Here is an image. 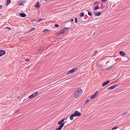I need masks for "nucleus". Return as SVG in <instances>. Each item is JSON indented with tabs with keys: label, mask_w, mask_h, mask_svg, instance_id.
Here are the masks:
<instances>
[{
	"label": "nucleus",
	"mask_w": 130,
	"mask_h": 130,
	"mask_svg": "<svg viewBox=\"0 0 130 130\" xmlns=\"http://www.w3.org/2000/svg\"><path fill=\"white\" fill-rule=\"evenodd\" d=\"M64 29H63L61 30H60V31L58 32V33L59 34H63L64 32Z\"/></svg>",
	"instance_id": "obj_13"
},
{
	"label": "nucleus",
	"mask_w": 130,
	"mask_h": 130,
	"mask_svg": "<svg viewBox=\"0 0 130 130\" xmlns=\"http://www.w3.org/2000/svg\"><path fill=\"white\" fill-rule=\"evenodd\" d=\"M97 52H98V51L97 50L94 51V54H93V56H94L97 53Z\"/></svg>",
	"instance_id": "obj_26"
},
{
	"label": "nucleus",
	"mask_w": 130,
	"mask_h": 130,
	"mask_svg": "<svg viewBox=\"0 0 130 130\" xmlns=\"http://www.w3.org/2000/svg\"><path fill=\"white\" fill-rule=\"evenodd\" d=\"M5 28L6 29H7L8 30H10L11 29V28L9 27H7Z\"/></svg>",
	"instance_id": "obj_31"
},
{
	"label": "nucleus",
	"mask_w": 130,
	"mask_h": 130,
	"mask_svg": "<svg viewBox=\"0 0 130 130\" xmlns=\"http://www.w3.org/2000/svg\"><path fill=\"white\" fill-rule=\"evenodd\" d=\"M35 28H34V27L32 28H30V31L29 32H30L31 31H32L35 30Z\"/></svg>",
	"instance_id": "obj_20"
},
{
	"label": "nucleus",
	"mask_w": 130,
	"mask_h": 130,
	"mask_svg": "<svg viewBox=\"0 0 130 130\" xmlns=\"http://www.w3.org/2000/svg\"><path fill=\"white\" fill-rule=\"evenodd\" d=\"M98 91H96L95 93H94V94L90 98L91 99H93L96 96H97L98 95Z\"/></svg>",
	"instance_id": "obj_6"
},
{
	"label": "nucleus",
	"mask_w": 130,
	"mask_h": 130,
	"mask_svg": "<svg viewBox=\"0 0 130 130\" xmlns=\"http://www.w3.org/2000/svg\"><path fill=\"white\" fill-rule=\"evenodd\" d=\"M18 111H19V110H18V111H16L15 112L16 113H17V112H18Z\"/></svg>",
	"instance_id": "obj_46"
},
{
	"label": "nucleus",
	"mask_w": 130,
	"mask_h": 130,
	"mask_svg": "<svg viewBox=\"0 0 130 130\" xmlns=\"http://www.w3.org/2000/svg\"><path fill=\"white\" fill-rule=\"evenodd\" d=\"M67 30L66 29H65L64 30V32H66L67 31Z\"/></svg>",
	"instance_id": "obj_44"
},
{
	"label": "nucleus",
	"mask_w": 130,
	"mask_h": 130,
	"mask_svg": "<svg viewBox=\"0 0 130 130\" xmlns=\"http://www.w3.org/2000/svg\"><path fill=\"white\" fill-rule=\"evenodd\" d=\"M66 122L65 121V122H64L63 123H64V124H65Z\"/></svg>",
	"instance_id": "obj_48"
},
{
	"label": "nucleus",
	"mask_w": 130,
	"mask_h": 130,
	"mask_svg": "<svg viewBox=\"0 0 130 130\" xmlns=\"http://www.w3.org/2000/svg\"><path fill=\"white\" fill-rule=\"evenodd\" d=\"M107 0H101V1L103 2H106Z\"/></svg>",
	"instance_id": "obj_37"
},
{
	"label": "nucleus",
	"mask_w": 130,
	"mask_h": 130,
	"mask_svg": "<svg viewBox=\"0 0 130 130\" xmlns=\"http://www.w3.org/2000/svg\"><path fill=\"white\" fill-rule=\"evenodd\" d=\"M18 98L19 99V97Z\"/></svg>",
	"instance_id": "obj_50"
},
{
	"label": "nucleus",
	"mask_w": 130,
	"mask_h": 130,
	"mask_svg": "<svg viewBox=\"0 0 130 130\" xmlns=\"http://www.w3.org/2000/svg\"><path fill=\"white\" fill-rule=\"evenodd\" d=\"M6 53V51L4 50H0V57L5 55Z\"/></svg>",
	"instance_id": "obj_5"
},
{
	"label": "nucleus",
	"mask_w": 130,
	"mask_h": 130,
	"mask_svg": "<svg viewBox=\"0 0 130 130\" xmlns=\"http://www.w3.org/2000/svg\"><path fill=\"white\" fill-rule=\"evenodd\" d=\"M55 130H61V129L58 127L56 128Z\"/></svg>",
	"instance_id": "obj_36"
},
{
	"label": "nucleus",
	"mask_w": 130,
	"mask_h": 130,
	"mask_svg": "<svg viewBox=\"0 0 130 130\" xmlns=\"http://www.w3.org/2000/svg\"><path fill=\"white\" fill-rule=\"evenodd\" d=\"M65 119L64 118V119H62V120H60V121H61L62 122H63L64 121Z\"/></svg>",
	"instance_id": "obj_34"
},
{
	"label": "nucleus",
	"mask_w": 130,
	"mask_h": 130,
	"mask_svg": "<svg viewBox=\"0 0 130 130\" xmlns=\"http://www.w3.org/2000/svg\"><path fill=\"white\" fill-rule=\"evenodd\" d=\"M64 29H66L67 30L68 29H69L68 27H65L64 28Z\"/></svg>",
	"instance_id": "obj_39"
},
{
	"label": "nucleus",
	"mask_w": 130,
	"mask_h": 130,
	"mask_svg": "<svg viewBox=\"0 0 130 130\" xmlns=\"http://www.w3.org/2000/svg\"><path fill=\"white\" fill-rule=\"evenodd\" d=\"M119 54L121 56H124L125 55V53L122 51H120V52Z\"/></svg>",
	"instance_id": "obj_11"
},
{
	"label": "nucleus",
	"mask_w": 130,
	"mask_h": 130,
	"mask_svg": "<svg viewBox=\"0 0 130 130\" xmlns=\"http://www.w3.org/2000/svg\"><path fill=\"white\" fill-rule=\"evenodd\" d=\"M118 86H119L118 85L116 84H115L114 85L111 86V87L108 88L107 89V90H112V89H113L115 88L116 87H118Z\"/></svg>",
	"instance_id": "obj_3"
},
{
	"label": "nucleus",
	"mask_w": 130,
	"mask_h": 130,
	"mask_svg": "<svg viewBox=\"0 0 130 130\" xmlns=\"http://www.w3.org/2000/svg\"><path fill=\"white\" fill-rule=\"evenodd\" d=\"M1 15V14H0V15Z\"/></svg>",
	"instance_id": "obj_51"
},
{
	"label": "nucleus",
	"mask_w": 130,
	"mask_h": 130,
	"mask_svg": "<svg viewBox=\"0 0 130 130\" xmlns=\"http://www.w3.org/2000/svg\"><path fill=\"white\" fill-rule=\"evenodd\" d=\"M95 32H94L93 34V35H95Z\"/></svg>",
	"instance_id": "obj_43"
},
{
	"label": "nucleus",
	"mask_w": 130,
	"mask_h": 130,
	"mask_svg": "<svg viewBox=\"0 0 130 130\" xmlns=\"http://www.w3.org/2000/svg\"><path fill=\"white\" fill-rule=\"evenodd\" d=\"M109 62V61H107L106 63V64H107Z\"/></svg>",
	"instance_id": "obj_45"
},
{
	"label": "nucleus",
	"mask_w": 130,
	"mask_h": 130,
	"mask_svg": "<svg viewBox=\"0 0 130 130\" xmlns=\"http://www.w3.org/2000/svg\"><path fill=\"white\" fill-rule=\"evenodd\" d=\"M11 2V0H7L6 3V5L7 6L8 4L10 3Z\"/></svg>",
	"instance_id": "obj_15"
},
{
	"label": "nucleus",
	"mask_w": 130,
	"mask_h": 130,
	"mask_svg": "<svg viewBox=\"0 0 130 130\" xmlns=\"http://www.w3.org/2000/svg\"><path fill=\"white\" fill-rule=\"evenodd\" d=\"M41 6L40 4H39V2H37L35 6V7L37 8H38L40 7Z\"/></svg>",
	"instance_id": "obj_8"
},
{
	"label": "nucleus",
	"mask_w": 130,
	"mask_h": 130,
	"mask_svg": "<svg viewBox=\"0 0 130 130\" xmlns=\"http://www.w3.org/2000/svg\"><path fill=\"white\" fill-rule=\"evenodd\" d=\"M2 7V5H0V9H1Z\"/></svg>",
	"instance_id": "obj_40"
},
{
	"label": "nucleus",
	"mask_w": 130,
	"mask_h": 130,
	"mask_svg": "<svg viewBox=\"0 0 130 130\" xmlns=\"http://www.w3.org/2000/svg\"><path fill=\"white\" fill-rule=\"evenodd\" d=\"M20 15L22 17H25L26 16L25 14L23 13H21L20 14Z\"/></svg>",
	"instance_id": "obj_9"
},
{
	"label": "nucleus",
	"mask_w": 130,
	"mask_h": 130,
	"mask_svg": "<svg viewBox=\"0 0 130 130\" xmlns=\"http://www.w3.org/2000/svg\"><path fill=\"white\" fill-rule=\"evenodd\" d=\"M75 22L76 23L77 22V19L76 17H75Z\"/></svg>",
	"instance_id": "obj_28"
},
{
	"label": "nucleus",
	"mask_w": 130,
	"mask_h": 130,
	"mask_svg": "<svg viewBox=\"0 0 130 130\" xmlns=\"http://www.w3.org/2000/svg\"><path fill=\"white\" fill-rule=\"evenodd\" d=\"M77 70V68L76 67H75L71 70L69 71L66 73L67 75H69L70 74L74 73L75 71H76Z\"/></svg>",
	"instance_id": "obj_2"
},
{
	"label": "nucleus",
	"mask_w": 130,
	"mask_h": 130,
	"mask_svg": "<svg viewBox=\"0 0 130 130\" xmlns=\"http://www.w3.org/2000/svg\"><path fill=\"white\" fill-rule=\"evenodd\" d=\"M25 60L26 61L28 62L30 61V59L27 58Z\"/></svg>",
	"instance_id": "obj_33"
},
{
	"label": "nucleus",
	"mask_w": 130,
	"mask_h": 130,
	"mask_svg": "<svg viewBox=\"0 0 130 130\" xmlns=\"http://www.w3.org/2000/svg\"><path fill=\"white\" fill-rule=\"evenodd\" d=\"M128 112H125V113H124L123 114L122 116H124L125 115H126L128 113Z\"/></svg>",
	"instance_id": "obj_23"
},
{
	"label": "nucleus",
	"mask_w": 130,
	"mask_h": 130,
	"mask_svg": "<svg viewBox=\"0 0 130 130\" xmlns=\"http://www.w3.org/2000/svg\"><path fill=\"white\" fill-rule=\"evenodd\" d=\"M118 128V127L117 126H115V127H113L112 128V130H114V129H117Z\"/></svg>",
	"instance_id": "obj_25"
},
{
	"label": "nucleus",
	"mask_w": 130,
	"mask_h": 130,
	"mask_svg": "<svg viewBox=\"0 0 130 130\" xmlns=\"http://www.w3.org/2000/svg\"><path fill=\"white\" fill-rule=\"evenodd\" d=\"M24 3H20V4H18V5H22V6H24Z\"/></svg>",
	"instance_id": "obj_27"
},
{
	"label": "nucleus",
	"mask_w": 130,
	"mask_h": 130,
	"mask_svg": "<svg viewBox=\"0 0 130 130\" xmlns=\"http://www.w3.org/2000/svg\"><path fill=\"white\" fill-rule=\"evenodd\" d=\"M112 67H113V65H111V66H109L108 68L106 69V70H107V71L109 70V69H111L112 68Z\"/></svg>",
	"instance_id": "obj_18"
},
{
	"label": "nucleus",
	"mask_w": 130,
	"mask_h": 130,
	"mask_svg": "<svg viewBox=\"0 0 130 130\" xmlns=\"http://www.w3.org/2000/svg\"><path fill=\"white\" fill-rule=\"evenodd\" d=\"M38 94V92H35L34 93L32 94L34 95V97L36 96Z\"/></svg>",
	"instance_id": "obj_19"
},
{
	"label": "nucleus",
	"mask_w": 130,
	"mask_h": 130,
	"mask_svg": "<svg viewBox=\"0 0 130 130\" xmlns=\"http://www.w3.org/2000/svg\"><path fill=\"white\" fill-rule=\"evenodd\" d=\"M94 14L96 16H98L100 15L101 14V13L100 12H99L98 13H95V12H94Z\"/></svg>",
	"instance_id": "obj_10"
},
{
	"label": "nucleus",
	"mask_w": 130,
	"mask_h": 130,
	"mask_svg": "<svg viewBox=\"0 0 130 130\" xmlns=\"http://www.w3.org/2000/svg\"><path fill=\"white\" fill-rule=\"evenodd\" d=\"M98 2H94V5H96L97 4V3H98Z\"/></svg>",
	"instance_id": "obj_38"
},
{
	"label": "nucleus",
	"mask_w": 130,
	"mask_h": 130,
	"mask_svg": "<svg viewBox=\"0 0 130 130\" xmlns=\"http://www.w3.org/2000/svg\"><path fill=\"white\" fill-rule=\"evenodd\" d=\"M83 91L82 89L80 88L77 89L74 92V96L76 98L79 97L82 93Z\"/></svg>",
	"instance_id": "obj_1"
},
{
	"label": "nucleus",
	"mask_w": 130,
	"mask_h": 130,
	"mask_svg": "<svg viewBox=\"0 0 130 130\" xmlns=\"http://www.w3.org/2000/svg\"><path fill=\"white\" fill-rule=\"evenodd\" d=\"M62 123H63V122H62L60 120L58 122V124L60 125Z\"/></svg>",
	"instance_id": "obj_22"
},
{
	"label": "nucleus",
	"mask_w": 130,
	"mask_h": 130,
	"mask_svg": "<svg viewBox=\"0 0 130 130\" xmlns=\"http://www.w3.org/2000/svg\"><path fill=\"white\" fill-rule=\"evenodd\" d=\"M84 13L83 12H82L80 14L79 16L80 17H83L84 15Z\"/></svg>",
	"instance_id": "obj_21"
},
{
	"label": "nucleus",
	"mask_w": 130,
	"mask_h": 130,
	"mask_svg": "<svg viewBox=\"0 0 130 130\" xmlns=\"http://www.w3.org/2000/svg\"><path fill=\"white\" fill-rule=\"evenodd\" d=\"M47 0H45V1H47Z\"/></svg>",
	"instance_id": "obj_49"
},
{
	"label": "nucleus",
	"mask_w": 130,
	"mask_h": 130,
	"mask_svg": "<svg viewBox=\"0 0 130 130\" xmlns=\"http://www.w3.org/2000/svg\"><path fill=\"white\" fill-rule=\"evenodd\" d=\"M41 50V48H40L39 50H38V52L40 51Z\"/></svg>",
	"instance_id": "obj_42"
},
{
	"label": "nucleus",
	"mask_w": 130,
	"mask_h": 130,
	"mask_svg": "<svg viewBox=\"0 0 130 130\" xmlns=\"http://www.w3.org/2000/svg\"><path fill=\"white\" fill-rule=\"evenodd\" d=\"M64 124V123H62L59 126V128L61 130L62 127L63 126Z\"/></svg>",
	"instance_id": "obj_14"
},
{
	"label": "nucleus",
	"mask_w": 130,
	"mask_h": 130,
	"mask_svg": "<svg viewBox=\"0 0 130 130\" xmlns=\"http://www.w3.org/2000/svg\"><path fill=\"white\" fill-rule=\"evenodd\" d=\"M66 122L65 121V122H64L63 123H64V124H65Z\"/></svg>",
	"instance_id": "obj_47"
},
{
	"label": "nucleus",
	"mask_w": 130,
	"mask_h": 130,
	"mask_svg": "<svg viewBox=\"0 0 130 130\" xmlns=\"http://www.w3.org/2000/svg\"><path fill=\"white\" fill-rule=\"evenodd\" d=\"M74 21V20L73 19H71V21Z\"/></svg>",
	"instance_id": "obj_41"
},
{
	"label": "nucleus",
	"mask_w": 130,
	"mask_h": 130,
	"mask_svg": "<svg viewBox=\"0 0 130 130\" xmlns=\"http://www.w3.org/2000/svg\"><path fill=\"white\" fill-rule=\"evenodd\" d=\"M90 100H88V99L85 102V104H86L88 102H89V101Z\"/></svg>",
	"instance_id": "obj_29"
},
{
	"label": "nucleus",
	"mask_w": 130,
	"mask_h": 130,
	"mask_svg": "<svg viewBox=\"0 0 130 130\" xmlns=\"http://www.w3.org/2000/svg\"><path fill=\"white\" fill-rule=\"evenodd\" d=\"M49 31H50L49 29H46L44 30L43 31V32L44 33H46Z\"/></svg>",
	"instance_id": "obj_17"
},
{
	"label": "nucleus",
	"mask_w": 130,
	"mask_h": 130,
	"mask_svg": "<svg viewBox=\"0 0 130 130\" xmlns=\"http://www.w3.org/2000/svg\"><path fill=\"white\" fill-rule=\"evenodd\" d=\"M55 26L56 27H58L59 26V25L57 24H55Z\"/></svg>",
	"instance_id": "obj_32"
},
{
	"label": "nucleus",
	"mask_w": 130,
	"mask_h": 130,
	"mask_svg": "<svg viewBox=\"0 0 130 130\" xmlns=\"http://www.w3.org/2000/svg\"><path fill=\"white\" fill-rule=\"evenodd\" d=\"M88 14L90 16H91L92 15V14L90 12H88Z\"/></svg>",
	"instance_id": "obj_30"
},
{
	"label": "nucleus",
	"mask_w": 130,
	"mask_h": 130,
	"mask_svg": "<svg viewBox=\"0 0 130 130\" xmlns=\"http://www.w3.org/2000/svg\"><path fill=\"white\" fill-rule=\"evenodd\" d=\"M75 117L79 116L81 115V113H80L77 111H75L73 113Z\"/></svg>",
	"instance_id": "obj_4"
},
{
	"label": "nucleus",
	"mask_w": 130,
	"mask_h": 130,
	"mask_svg": "<svg viewBox=\"0 0 130 130\" xmlns=\"http://www.w3.org/2000/svg\"><path fill=\"white\" fill-rule=\"evenodd\" d=\"M34 97V95L32 94H31V95L29 96V98H33V97Z\"/></svg>",
	"instance_id": "obj_24"
},
{
	"label": "nucleus",
	"mask_w": 130,
	"mask_h": 130,
	"mask_svg": "<svg viewBox=\"0 0 130 130\" xmlns=\"http://www.w3.org/2000/svg\"><path fill=\"white\" fill-rule=\"evenodd\" d=\"M75 117L74 114H72L70 116V119L71 120H72L73 119V117Z\"/></svg>",
	"instance_id": "obj_12"
},
{
	"label": "nucleus",
	"mask_w": 130,
	"mask_h": 130,
	"mask_svg": "<svg viewBox=\"0 0 130 130\" xmlns=\"http://www.w3.org/2000/svg\"><path fill=\"white\" fill-rule=\"evenodd\" d=\"M99 6H98V5L97 6H96V7H94V10H98L99 9Z\"/></svg>",
	"instance_id": "obj_16"
},
{
	"label": "nucleus",
	"mask_w": 130,
	"mask_h": 130,
	"mask_svg": "<svg viewBox=\"0 0 130 130\" xmlns=\"http://www.w3.org/2000/svg\"><path fill=\"white\" fill-rule=\"evenodd\" d=\"M110 82L109 80H107L106 82H103L102 85V86L103 87L104 86H105L108 84Z\"/></svg>",
	"instance_id": "obj_7"
},
{
	"label": "nucleus",
	"mask_w": 130,
	"mask_h": 130,
	"mask_svg": "<svg viewBox=\"0 0 130 130\" xmlns=\"http://www.w3.org/2000/svg\"><path fill=\"white\" fill-rule=\"evenodd\" d=\"M42 20V19L41 18H40L39 19V20H38V22H40V21Z\"/></svg>",
	"instance_id": "obj_35"
}]
</instances>
